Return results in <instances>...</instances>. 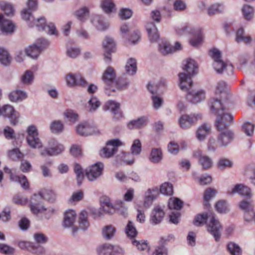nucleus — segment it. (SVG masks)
I'll return each mask as SVG.
<instances>
[{"label": "nucleus", "instance_id": "1", "mask_svg": "<svg viewBox=\"0 0 255 255\" xmlns=\"http://www.w3.org/2000/svg\"><path fill=\"white\" fill-rule=\"evenodd\" d=\"M210 108L213 114L218 115L215 122L217 129L220 131L226 129L228 127L233 123V116L229 113L224 112L225 108L221 100L218 99L213 98L210 100Z\"/></svg>", "mask_w": 255, "mask_h": 255}, {"label": "nucleus", "instance_id": "2", "mask_svg": "<svg viewBox=\"0 0 255 255\" xmlns=\"http://www.w3.org/2000/svg\"><path fill=\"white\" fill-rule=\"evenodd\" d=\"M198 65L195 60L192 59H188L186 61L183 69L187 73L181 72L178 74L180 89L185 91H187L191 87L193 81L192 77L197 73Z\"/></svg>", "mask_w": 255, "mask_h": 255}, {"label": "nucleus", "instance_id": "3", "mask_svg": "<svg viewBox=\"0 0 255 255\" xmlns=\"http://www.w3.org/2000/svg\"><path fill=\"white\" fill-rule=\"evenodd\" d=\"M210 56L213 59L212 67L218 74H225L228 76L234 74V67L228 61L222 59V53L217 48H213L209 51Z\"/></svg>", "mask_w": 255, "mask_h": 255}, {"label": "nucleus", "instance_id": "4", "mask_svg": "<svg viewBox=\"0 0 255 255\" xmlns=\"http://www.w3.org/2000/svg\"><path fill=\"white\" fill-rule=\"evenodd\" d=\"M176 32L179 35L186 33L193 34L194 37L190 39V43L194 47H197L203 42V36L202 30L200 28L194 29L189 25H186L181 28L177 29Z\"/></svg>", "mask_w": 255, "mask_h": 255}, {"label": "nucleus", "instance_id": "5", "mask_svg": "<svg viewBox=\"0 0 255 255\" xmlns=\"http://www.w3.org/2000/svg\"><path fill=\"white\" fill-rule=\"evenodd\" d=\"M208 231L213 236L216 242L219 241L222 231V227L219 221L215 218V214L208 210Z\"/></svg>", "mask_w": 255, "mask_h": 255}, {"label": "nucleus", "instance_id": "6", "mask_svg": "<svg viewBox=\"0 0 255 255\" xmlns=\"http://www.w3.org/2000/svg\"><path fill=\"white\" fill-rule=\"evenodd\" d=\"M28 24L30 27L36 26L39 30H44L49 34L57 35L58 32L54 24L52 23L46 24V19L43 16L37 19L33 18L32 22Z\"/></svg>", "mask_w": 255, "mask_h": 255}, {"label": "nucleus", "instance_id": "7", "mask_svg": "<svg viewBox=\"0 0 255 255\" xmlns=\"http://www.w3.org/2000/svg\"><path fill=\"white\" fill-rule=\"evenodd\" d=\"M116 73L115 70L112 67H108L104 71L102 76V80L106 85L105 89L108 96L111 94L107 92L108 90L112 92H115V89L113 88L115 81H116Z\"/></svg>", "mask_w": 255, "mask_h": 255}, {"label": "nucleus", "instance_id": "8", "mask_svg": "<svg viewBox=\"0 0 255 255\" xmlns=\"http://www.w3.org/2000/svg\"><path fill=\"white\" fill-rule=\"evenodd\" d=\"M202 120V115L199 114H185L181 116L178 123L182 129H188L196 125L199 120Z\"/></svg>", "mask_w": 255, "mask_h": 255}, {"label": "nucleus", "instance_id": "9", "mask_svg": "<svg viewBox=\"0 0 255 255\" xmlns=\"http://www.w3.org/2000/svg\"><path fill=\"white\" fill-rule=\"evenodd\" d=\"M77 133L81 136H88L100 133L99 129L93 123L84 122L79 124L76 127Z\"/></svg>", "mask_w": 255, "mask_h": 255}, {"label": "nucleus", "instance_id": "10", "mask_svg": "<svg viewBox=\"0 0 255 255\" xmlns=\"http://www.w3.org/2000/svg\"><path fill=\"white\" fill-rule=\"evenodd\" d=\"M27 132L26 140L30 147L34 148L42 147V143L38 136V131L35 126H29L27 129Z\"/></svg>", "mask_w": 255, "mask_h": 255}, {"label": "nucleus", "instance_id": "11", "mask_svg": "<svg viewBox=\"0 0 255 255\" xmlns=\"http://www.w3.org/2000/svg\"><path fill=\"white\" fill-rule=\"evenodd\" d=\"M97 252L98 255H123L121 248L109 243L99 246L97 249Z\"/></svg>", "mask_w": 255, "mask_h": 255}, {"label": "nucleus", "instance_id": "12", "mask_svg": "<svg viewBox=\"0 0 255 255\" xmlns=\"http://www.w3.org/2000/svg\"><path fill=\"white\" fill-rule=\"evenodd\" d=\"M121 145L122 142L118 139L110 140L107 143L106 146L101 150L100 155L103 157H110L117 151L118 147Z\"/></svg>", "mask_w": 255, "mask_h": 255}, {"label": "nucleus", "instance_id": "13", "mask_svg": "<svg viewBox=\"0 0 255 255\" xmlns=\"http://www.w3.org/2000/svg\"><path fill=\"white\" fill-rule=\"evenodd\" d=\"M43 198V193L39 192L38 194H34L30 200V210L34 214L46 211V209L41 205Z\"/></svg>", "mask_w": 255, "mask_h": 255}, {"label": "nucleus", "instance_id": "14", "mask_svg": "<svg viewBox=\"0 0 255 255\" xmlns=\"http://www.w3.org/2000/svg\"><path fill=\"white\" fill-rule=\"evenodd\" d=\"M103 47L104 49L105 60L106 62L110 63L111 61V53L115 52L116 49L115 42L113 38L107 36L103 42Z\"/></svg>", "mask_w": 255, "mask_h": 255}, {"label": "nucleus", "instance_id": "15", "mask_svg": "<svg viewBox=\"0 0 255 255\" xmlns=\"http://www.w3.org/2000/svg\"><path fill=\"white\" fill-rule=\"evenodd\" d=\"M174 240V237L172 235H168L161 237L159 241V245L152 255H167V249L165 246L168 243Z\"/></svg>", "mask_w": 255, "mask_h": 255}, {"label": "nucleus", "instance_id": "16", "mask_svg": "<svg viewBox=\"0 0 255 255\" xmlns=\"http://www.w3.org/2000/svg\"><path fill=\"white\" fill-rule=\"evenodd\" d=\"M1 115L8 117L11 124L13 126H15L18 122L19 113L16 112L13 107L10 105H5L2 107Z\"/></svg>", "mask_w": 255, "mask_h": 255}, {"label": "nucleus", "instance_id": "17", "mask_svg": "<svg viewBox=\"0 0 255 255\" xmlns=\"http://www.w3.org/2000/svg\"><path fill=\"white\" fill-rule=\"evenodd\" d=\"M240 208L244 211V218L246 221H250L255 216V213L254 211V205L251 200H244L240 202Z\"/></svg>", "mask_w": 255, "mask_h": 255}, {"label": "nucleus", "instance_id": "18", "mask_svg": "<svg viewBox=\"0 0 255 255\" xmlns=\"http://www.w3.org/2000/svg\"><path fill=\"white\" fill-rule=\"evenodd\" d=\"M103 168L102 163H97L86 170V175L89 180L93 181L102 174Z\"/></svg>", "mask_w": 255, "mask_h": 255}, {"label": "nucleus", "instance_id": "19", "mask_svg": "<svg viewBox=\"0 0 255 255\" xmlns=\"http://www.w3.org/2000/svg\"><path fill=\"white\" fill-rule=\"evenodd\" d=\"M67 85L70 87L76 86H85L87 82L80 73L69 74L66 77Z\"/></svg>", "mask_w": 255, "mask_h": 255}, {"label": "nucleus", "instance_id": "20", "mask_svg": "<svg viewBox=\"0 0 255 255\" xmlns=\"http://www.w3.org/2000/svg\"><path fill=\"white\" fill-rule=\"evenodd\" d=\"M206 98V92L203 90L191 91L186 95L187 100L193 104H197Z\"/></svg>", "mask_w": 255, "mask_h": 255}, {"label": "nucleus", "instance_id": "21", "mask_svg": "<svg viewBox=\"0 0 255 255\" xmlns=\"http://www.w3.org/2000/svg\"><path fill=\"white\" fill-rule=\"evenodd\" d=\"M105 108L109 110L113 114V117L116 120H120L123 117V113L120 109V104L115 101H109L105 105Z\"/></svg>", "mask_w": 255, "mask_h": 255}, {"label": "nucleus", "instance_id": "22", "mask_svg": "<svg viewBox=\"0 0 255 255\" xmlns=\"http://www.w3.org/2000/svg\"><path fill=\"white\" fill-rule=\"evenodd\" d=\"M238 193L242 196L251 198L252 196L251 189L250 188L243 184H237L230 190L228 191L230 195H233Z\"/></svg>", "mask_w": 255, "mask_h": 255}, {"label": "nucleus", "instance_id": "23", "mask_svg": "<svg viewBox=\"0 0 255 255\" xmlns=\"http://www.w3.org/2000/svg\"><path fill=\"white\" fill-rule=\"evenodd\" d=\"M52 143V146L45 148L43 151L41 152V155L53 156L57 155L61 153L63 150L64 147L62 145H58L54 139H51L49 142V144Z\"/></svg>", "mask_w": 255, "mask_h": 255}, {"label": "nucleus", "instance_id": "24", "mask_svg": "<svg viewBox=\"0 0 255 255\" xmlns=\"http://www.w3.org/2000/svg\"><path fill=\"white\" fill-rule=\"evenodd\" d=\"M14 27L11 21L5 19L3 14L0 13V28L3 33H11L13 32Z\"/></svg>", "mask_w": 255, "mask_h": 255}, {"label": "nucleus", "instance_id": "25", "mask_svg": "<svg viewBox=\"0 0 255 255\" xmlns=\"http://www.w3.org/2000/svg\"><path fill=\"white\" fill-rule=\"evenodd\" d=\"M165 215L163 210L159 206H157L153 210L150 217V221L154 224H158L162 220Z\"/></svg>", "mask_w": 255, "mask_h": 255}, {"label": "nucleus", "instance_id": "26", "mask_svg": "<svg viewBox=\"0 0 255 255\" xmlns=\"http://www.w3.org/2000/svg\"><path fill=\"white\" fill-rule=\"evenodd\" d=\"M218 142L221 146H226L234 139V133L229 130L222 132L218 136Z\"/></svg>", "mask_w": 255, "mask_h": 255}, {"label": "nucleus", "instance_id": "27", "mask_svg": "<svg viewBox=\"0 0 255 255\" xmlns=\"http://www.w3.org/2000/svg\"><path fill=\"white\" fill-rule=\"evenodd\" d=\"M101 206L103 211L106 213L112 214L115 212L116 207H114L107 196H102L100 198Z\"/></svg>", "mask_w": 255, "mask_h": 255}, {"label": "nucleus", "instance_id": "28", "mask_svg": "<svg viewBox=\"0 0 255 255\" xmlns=\"http://www.w3.org/2000/svg\"><path fill=\"white\" fill-rule=\"evenodd\" d=\"M33 80V74L31 71H26L20 78V82L17 84V88H23L25 85L32 83Z\"/></svg>", "mask_w": 255, "mask_h": 255}, {"label": "nucleus", "instance_id": "29", "mask_svg": "<svg viewBox=\"0 0 255 255\" xmlns=\"http://www.w3.org/2000/svg\"><path fill=\"white\" fill-rule=\"evenodd\" d=\"M17 88L15 91L11 92L9 94V99L11 102H17L22 101L27 98V94L25 92Z\"/></svg>", "mask_w": 255, "mask_h": 255}, {"label": "nucleus", "instance_id": "30", "mask_svg": "<svg viewBox=\"0 0 255 255\" xmlns=\"http://www.w3.org/2000/svg\"><path fill=\"white\" fill-rule=\"evenodd\" d=\"M76 214L74 210H70L64 214L63 225L65 227H69L73 225L75 221Z\"/></svg>", "mask_w": 255, "mask_h": 255}, {"label": "nucleus", "instance_id": "31", "mask_svg": "<svg viewBox=\"0 0 255 255\" xmlns=\"http://www.w3.org/2000/svg\"><path fill=\"white\" fill-rule=\"evenodd\" d=\"M101 6L104 12L108 14L115 12L116 10L113 0H102Z\"/></svg>", "mask_w": 255, "mask_h": 255}, {"label": "nucleus", "instance_id": "32", "mask_svg": "<svg viewBox=\"0 0 255 255\" xmlns=\"http://www.w3.org/2000/svg\"><path fill=\"white\" fill-rule=\"evenodd\" d=\"M147 124V119L144 117H142L136 120L130 121L128 125L129 129L140 128Z\"/></svg>", "mask_w": 255, "mask_h": 255}, {"label": "nucleus", "instance_id": "33", "mask_svg": "<svg viewBox=\"0 0 255 255\" xmlns=\"http://www.w3.org/2000/svg\"><path fill=\"white\" fill-rule=\"evenodd\" d=\"M146 30L151 41H155L159 37L157 29L153 23H150L146 25Z\"/></svg>", "mask_w": 255, "mask_h": 255}, {"label": "nucleus", "instance_id": "34", "mask_svg": "<svg viewBox=\"0 0 255 255\" xmlns=\"http://www.w3.org/2000/svg\"><path fill=\"white\" fill-rule=\"evenodd\" d=\"M244 175L250 180L253 185L255 186V166L254 165L247 166L245 169Z\"/></svg>", "mask_w": 255, "mask_h": 255}, {"label": "nucleus", "instance_id": "35", "mask_svg": "<svg viewBox=\"0 0 255 255\" xmlns=\"http://www.w3.org/2000/svg\"><path fill=\"white\" fill-rule=\"evenodd\" d=\"M116 229L111 225L105 226L102 230L103 237L107 240L111 239L115 235Z\"/></svg>", "mask_w": 255, "mask_h": 255}, {"label": "nucleus", "instance_id": "36", "mask_svg": "<svg viewBox=\"0 0 255 255\" xmlns=\"http://www.w3.org/2000/svg\"><path fill=\"white\" fill-rule=\"evenodd\" d=\"M236 41L238 43L243 42L246 44H249L252 41V38L249 35L245 36L243 28H240L236 33Z\"/></svg>", "mask_w": 255, "mask_h": 255}, {"label": "nucleus", "instance_id": "37", "mask_svg": "<svg viewBox=\"0 0 255 255\" xmlns=\"http://www.w3.org/2000/svg\"><path fill=\"white\" fill-rule=\"evenodd\" d=\"M41 50L40 48L35 44L29 46L25 49V53L26 55L33 59L37 58L40 53Z\"/></svg>", "mask_w": 255, "mask_h": 255}, {"label": "nucleus", "instance_id": "38", "mask_svg": "<svg viewBox=\"0 0 255 255\" xmlns=\"http://www.w3.org/2000/svg\"><path fill=\"white\" fill-rule=\"evenodd\" d=\"M193 156L198 159L199 162L202 166L203 169L206 170L207 169V157L205 155H203L202 151L200 150L195 151Z\"/></svg>", "mask_w": 255, "mask_h": 255}, {"label": "nucleus", "instance_id": "39", "mask_svg": "<svg viewBox=\"0 0 255 255\" xmlns=\"http://www.w3.org/2000/svg\"><path fill=\"white\" fill-rule=\"evenodd\" d=\"M137 70L136 61L135 59L130 58L127 61L126 65V70L128 74L134 75Z\"/></svg>", "mask_w": 255, "mask_h": 255}, {"label": "nucleus", "instance_id": "40", "mask_svg": "<svg viewBox=\"0 0 255 255\" xmlns=\"http://www.w3.org/2000/svg\"><path fill=\"white\" fill-rule=\"evenodd\" d=\"M0 8L4 12L7 16H13L14 9L12 5L5 1H0Z\"/></svg>", "mask_w": 255, "mask_h": 255}, {"label": "nucleus", "instance_id": "41", "mask_svg": "<svg viewBox=\"0 0 255 255\" xmlns=\"http://www.w3.org/2000/svg\"><path fill=\"white\" fill-rule=\"evenodd\" d=\"M88 214L85 211H82L79 218V227L83 230H86L89 226V222L87 220Z\"/></svg>", "mask_w": 255, "mask_h": 255}, {"label": "nucleus", "instance_id": "42", "mask_svg": "<svg viewBox=\"0 0 255 255\" xmlns=\"http://www.w3.org/2000/svg\"><path fill=\"white\" fill-rule=\"evenodd\" d=\"M242 12L244 18L247 20H251L254 14V8L250 5L245 4L242 8Z\"/></svg>", "mask_w": 255, "mask_h": 255}, {"label": "nucleus", "instance_id": "43", "mask_svg": "<svg viewBox=\"0 0 255 255\" xmlns=\"http://www.w3.org/2000/svg\"><path fill=\"white\" fill-rule=\"evenodd\" d=\"M183 205V202L177 198H170L168 201V207L170 209L180 210Z\"/></svg>", "mask_w": 255, "mask_h": 255}, {"label": "nucleus", "instance_id": "44", "mask_svg": "<svg viewBox=\"0 0 255 255\" xmlns=\"http://www.w3.org/2000/svg\"><path fill=\"white\" fill-rule=\"evenodd\" d=\"M160 192L161 193L170 196L173 193V187L171 183L164 182L160 185Z\"/></svg>", "mask_w": 255, "mask_h": 255}, {"label": "nucleus", "instance_id": "45", "mask_svg": "<svg viewBox=\"0 0 255 255\" xmlns=\"http://www.w3.org/2000/svg\"><path fill=\"white\" fill-rule=\"evenodd\" d=\"M162 158V154L160 149H152L150 155V160L154 163L159 162Z\"/></svg>", "mask_w": 255, "mask_h": 255}, {"label": "nucleus", "instance_id": "46", "mask_svg": "<svg viewBox=\"0 0 255 255\" xmlns=\"http://www.w3.org/2000/svg\"><path fill=\"white\" fill-rule=\"evenodd\" d=\"M159 49L160 52L163 55H166L173 52V46L167 41H162L159 44Z\"/></svg>", "mask_w": 255, "mask_h": 255}, {"label": "nucleus", "instance_id": "47", "mask_svg": "<svg viewBox=\"0 0 255 255\" xmlns=\"http://www.w3.org/2000/svg\"><path fill=\"white\" fill-rule=\"evenodd\" d=\"M11 58L8 52L3 48H0V63L4 66L8 65Z\"/></svg>", "mask_w": 255, "mask_h": 255}, {"label": "nucleus", "instance_id": "48", "mask_svg": "<svg viewBox=\"0 0 255 255\" xmlns=\"http://www.w3.org/2000/svg\"><path fill=\"white\" fill-rule=\"evenodd\" d=\"M207 222V213L198 214L194 218L193 224L197 226H203Z\"/></svg>", "mask_w": 255, "mask_h": 255}, {"label": "nucleus", "instance_id": "49", "mask_svg": "<svg viewBox=\"0 0 255 255\" xmlns=\"http://www.w3.org/2000/svg\"><path fill=\"white\" fill-rule=\"evenodd\" d=\"M227 249L231 255H242V250L237 244L231 242L227 245Z\"/></svg>", "mask_w": 255, "mask_h": 255}, {"label": "nucleus", "instance_id": "50", "mask_svg": "<svg viewBox=\"0 0 255 255\" xmlns=\"http://www.w3.org/2000/svg\"><path fill=\"white\" fill-rule=\"evenodd\" d=\"M207 134V126L203 124L200 126L196 131V137L200 140H204Z\"/></svg>", "mask_w": 255, "mask_h": 255}, {"label": "nucleus", "instance_id": "51", "mask_svg": "<svg viewBox=\"0 0 255 255\" xmlns=\"http://www.w3.org/2000/svg\"><path fill=\"white\" fill-rule=\"evenodd\" d=\"M128 84L127 79L119 78L115 81L113 88H116L118 90H122L126 88Z\"/></svg>", "mask_w": 255, "mask_h": 255}, {"label": "nucleus", "instance_id": "52", "mask_svg": "<svg viewBox=\"0 0 255 255\" xmlns=\"http://www.w3.org/2000/svg\"><path fill=\"white\" fill-rule=\"evenodd\" d=\"M64 126L61 122L55 121L53 122L50 126V129L53 133H59L62 131Z\"/></svg>", "mask_w": 255, "mask_h": 255}, {"label": "nucleus", "instance_id": "53", "mask_svg": "<svg viewBox=\"0 0 255 255\" xmlns=\"http://www.w3.org/2000/svg\"><path fill=\"white\" fill-rule=\"evenodd\" d=\"M8 157L13 161L23 158V155L18 148H14L8 152Z\"/></svg>", "mask_w": 255, "mask_h": 255}, {"label": "nucleus", "instance_id": "54", "mask_svg": "<svg viewBox=\"0 0 255 255\" xmlns=\"http://www.w3.org/2000/svg\"><path fill=\"white\" fill-rule=\"evenodd\" d=\"M89 13L88 8L83 7L75 11V15L79 20H83L89 15Z\"/></svg>", "mask_w": 255, "mask_h": 255}, {"label": "nucleus", "instance_id": "55", "mask_svg": "<svg viewBox=\"0 0 255 255\" xmlns=\"http://www.w3.org/2000/svg\"><path fill=\"white\" fill-rule=\"evenodd\" d=\"M74 171L76 174L78 184L80 185L84 178V173L81 165L79 164H76L74 166Z\"/></svg>", "mask_w": 255, "mask_h": 255}, {"label": "nucleus", "instance_id": "56", "mask_svg": "<svg viewBox=\"0 0 255 255\" xmlns=\"http://www.w3.org/2000/svg\"><path fill=\"white\" fill-rule=\"evenodd\" d=\"M223 11V7L222 6L217 3H215L210 5L208 7V15H213L215 14H218Z\"/></svg>", "mask_w": 255, "mask_h": 255}, {"label": "nucleus", "instance_id": "57", "mask_svg": "<svg viewBox=\"0 0 255 255\" xmlns=\"http://www.w3.org/2000/svg\"><path fill=\"white\" fill-rule=\"evenodd\" d=\"M232 165V162L225 158H221L218 162V167L221 170L231 167Z\"/></svg>", "mask_w": 255, "mask_h": 255}, {"label": "nucleus", "instance_id": "58", "mask_svg": "<svg viewBox=\"0 0 255 255\" xmlns=\"http://www.w3.org/2000/svg\"><path fill=\"white\" fill-rule=\"evenodd\" d=\"M14 180L13 181H17L21 184V187L24 189H28L29 187V183L25 175L15 176Z\"/></svg>", "mask_w": 255, "mask_h": 255}, {"label": "nucleus", "instance_id": "59", "mask_svg": "<svg viewBox=\"0 0 255 255\" xmlns=\"http://www.w3.org/2000/svg\"><path fill=\"white\" fill-rule=\"evenodd\" d=\"M215 209L219 213H224L227 210V203L224 200H219L215 204Z\"/></svg>", "mask_w": 255, "mask_h": 255}, {"label": "nucleus", "instance_id": "60", "mask_svg": "<svg viewBox=\"0 0 255 255\" xmlns=\"http://www.w3.org/2000/svg\"><path fill=\"white\" fill-rule=\"evenodd\" d=\"M227 84L223 80L219 81L216 86L215 93L216 95L222 94L225 92L227 89Z\"/></svg>", "mask_w": 255, "mask_h": 255}, {"label": "nucleus", "instance_id": "61", "mask_svg": "<svg viewBox=\"0 0 255 255\" xmlns=\"http://www.w3.org/2000/svg\"><path fill=\"white\" fill-rule=\"evenodd\" d=\"M126 232L128 236L131 238L135 237L137 235L136 230L131 221L128 222L126 227Z\"/></svg>", "mask_w": 255, "mask_h": 255}, {"label": "nucleus", "instance_id": "62", "mask_svg": "<svg viewBox=\"0 0 255 255\" xmlns=\"http://www.w3.org/2000/svg\"><path fill=\"white\" fill-rule=\"evenodd\" d=\"M255 126L250 123H245L242 127L243 131L248 136H252L254 133Z\"/></svg>", "mask_w": 255, "mask_h": 255}, {"label": "nucleus", "instance_id": "63", "mask_svg": "<svg viewBox=\"0 0 255 255\" xmlns=\"http://www.w3.org/2000/svg\"><path fill=\"white\" fill-rule=\"evenodd\" d=\"M132 153L139 154L141 150V144L139 139H135L131 147Z\"/></svg>", "mask_w": 255, "mask_h": 255}, {"label": "nucleus", "instance_id": "64", "mask_svg": "<svg viewBox=\"0 0 255 255\" xmlns=\"http://www.w3.org/2000/svg\"><path fill=\"white\" fill-rule=\"evenodd\" d=\"M43 198L53 203L56 200V194L52 190H47L45 192L43 193Z\"/></svg>", "mask_w": 255, "mask_h": 255}]
</instances>
